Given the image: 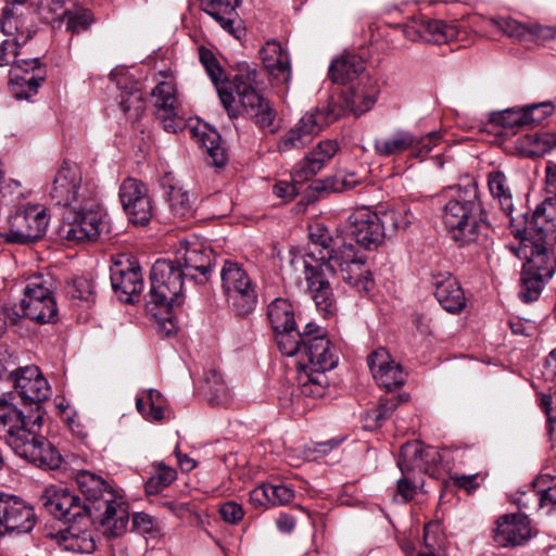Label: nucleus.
Returning a JSON list of instances; mask_svg holds the SVG:
<instances>
[{
	"label": "nucleus",
	"mask_w": 556,
	"mask_h": 556,
	"mask_svg": "<svg viewBox=\"0 0 556 556\" xmlns=\"http://www.w3.org/2000/svg\"><path fill=\"white\" fill-rule=\"evenodd\" d=\"M303 262L304 267L326 266L327 271H331L332 266H338L342 280L357 292H368L374 285L366 254L343 237L332 238L319 225L309 232V243Z\"/></svg>",
	"instance_id": "f257e3e1"
},
{
	"label": "nucleus",
	"mask_w": 556,
	"mask_h": 556,
	"mask_svg": "<svg viewBox=\"0 0 556 556\" xmlns=\"http://www.w3.org/2000/svg\"><path fill=\"white\" fill-rule=\"evenodd\" d=\"M42 413L37 406L35 413L25 416L12 403L0 397V430L5 429V443L22 458L38 467L56 468L61 463L60 453L39 434Z\"/></svg>",
	"instance_id": "f03ea898"
},
{
	"label": "nucleus",
	"mask_w": 556,
	"mask_h": 556,
	"mask_svg": "<svg viewBox=\"0 0 556 556\" xmlns=\"http://www.w3.org/2000/svg\"><path fill=\"white\" fill-rule=\"evenodd\" d=\"M452 194L443 208V223L459 247L488 244L491 225L480 201L478 186L468 181L451 188Z\"/></svg>",
	"instance_id": "7ed1b4c3"
},
{
	"label": "nucleus",
	"mask_w": 556,
	"mask_h": 556,
	"mask_svg": "<svg viewBox=\"0 0 556 556\" xmlns=\"http://www.w3.org/2000/svg\"><path fill=\"white\" fill-rule=\"evenodd\" d=\"M76 483L103 534L114 539L125 533L129 520L128 507L110 483L89 470L78 471Z\"/></svg>",
	"instance_id": "20e7f679"
},
{
	"label": "nucleus",
	"mask_w": 556,
	"mask_h": 556,
	"mask_svg": "<svg viewBox=\"0 0 556 556\" xmlns=\"http://www.w3.org/2000/svg\"><path fill=\"white\" fill-rule=\"evenodd\" d=\"M233 88L238 114L228 116L237 118L247 114L262 131L275 135L280 128L277 110L269 99L257 91V71L249 65L240 66L235 75Z\"/></svg>",
	"instance_id": "39448f33"
},
{
	"label": "nucleus",
	"mask_w": 556,
	"mask_h": 556,
	"mask_svg": "<svg viewBox=\"0 0 556 556\" xmlns=\"http://www.w3.org/2000/svg\"><path fill=\"white\" fill-rule=\"evenodd\" d=\"M185 271L176 261L157 260L150 273L151 288L147 294V309L157 316L160 313L170 312L175 306L182 303V289Z\"/></svg>",
	"instance_id": "423d86ee"
},
{
	"label": "nucleus",
	"mask_w": 556,
	"mask_h": 556,
	"mask_svg": "<svg viewBox=\"0 0 556 556\" xmlns=\"http://www.w3.org/2000/svg\"><path fill=\"white\" fill-rule=\"evenodd\" d=\"M510 227L515 237L520 239L518 247L511 250L519 258L526 260L522 269L532 274L536 273L539 277L552 278L556 271V250L554 249L556 240L527 235L528 228L516 227L514 217H510Z\"/></svg>",
	"instance_id": "0eeeda50"
},
{
	"label": "nucleus",
	"mask_w": 556,
	"mask_h": 556,
	"mask_svg": "<svg viewBox=\"0 0 556 556\" xmlns=\"http://www.w3.org/2000/svg\"><path fill=\"white\" fill-rule=\"evenodd\" d=\"M13 358L14 355L9 353L5 346L0 345V379L9 375L21 399L24 402L35 404L31 412L35 413L37 406L41 407V403L49 399L50 386L40 369L35 365L11 369L10 367L15 364ZM40 412L42 413V408H40Z\"/></svg>",
	"instance_id": "6e6552de"
},
{
	"label": "nucleus",
	"mask_w": 556,
	"mask_h": 556,
	"mask_svg": "<svg viewBox=\"0 0 556 556\" xmlns=\"http://www.w3.org/2000/svg\"><path fill=\"white\" fill-rule=\"evenodd\" d=\"M54 281L49 275H37L28 279L21 301L22 316L40 325L53 324L58 319V305L53 295Z\"/></svg>",
	"instance_id": "1a4fd4ad"
},
{
	"label": "nucleus",
	"mask_w": 556,
	"mask_h": 556,
	"mask_svg": "<svg viewBox=\"0 0 556 556\" xmlns=\"http://www.w3.org/2000/svg\"><path fill=\"white\" fill-rule=\"evenodd\" d=\"M220 278L227 302L235 314L241 317L251 314L256 307L257 293L254 282L242 266L225 261Z\"/></svg>",
	"instance_id": "9d476101"
},
{
	"label": "nucleus",
	"mask_w": 556,
	"mask_h": 556,
	"mask_svg": "<svg viewBox=\"0 0 556 556\" xmlns=\"http://www.w3.org/2000/svg\"><path fill=\"white\" fill-rule=\"evenodd\" d=\"M102 217L103 213L97 203H78L66 212L59 235L71 243L94 241L102 231Z\"/></svg>",
	"instance_id": "9b49d317"
},
{
	"label": "nucleus",
	"mask_w": 556,
	"mask_h": 556,
	"mask_svg": "<svg viewBox=\"0 0 556 556\" xmlns=\"http://www.w3.org/2000/svg\"><path fill=\"white\" fill-rule=\"evenodd\" d=\"M43 507L64 523L89 527L93 520L91 507L67 488L50 485L41 495Z\"/></svg>",
	"instance_id": "f8f14e48"
},
{
	"label": "nucleus",
	"mask_w": 556,
	"mask_h": 556,
	"mask_svg": "<svg viewBox=\"0 0 556 556\" xmlns=\"http://www.w3.org/2000/svg\"><path fill=\"white\" fill-rule=\"evenodd\" d=\"M49 225L46 208L38 204L18 207L8 219L2 237L10 243L26 244L40 239Z\"/></svg>",
	"instance_id": "ddd939ff"
},
{
	"label": "nucleus",
	"mask_w": 556,
	"mask_h": 556,
	"mask_svg": "<svg viewBox=\"0 0 556 556\" xmlns=\"http://www.w3.org/2000/svg\"><path fill=\"white\" fill-rule=\"evenodd\" d=\"M37 523L34 507L23 498L0 492V535L30 533Z\"/></svg>",
	"instance_id": "4468645a"
},
{
	"label": "nucleus",
	"mask_w": 556,
	"mask_h": 556,
	"mask_svg": "<svg viewBox=\"0 0 556 556\" xmlns=\"http://www.w3.org/2000/svg\"><path fill=\"white\" fill-rule=\"evenodd\" d=\"M386 238L379 212L368 207L355 210L348 218L346 235L343 239L355 242L365 250L377 249Z\"/></svg>",
	"instance_id": "2eb2a0df"
},
{
	"label": "nucleus",
	"mask_w": 556,
	"mask_h": 556,
	"mask_svg": "<svg viewBox=\"0 0 556 556\" xmlns=\"http://www.w3.org/2000/svg\"><path fill=\"white\" fill-rule=\"evenodd\" d=\"M119 201L129 222L146 226L153 216L152 200L144 182L132 177L123 180L118 190Z\"/></svg>",
	"instance_id": "dca6fc26"
},
{
	"label": "nucleus",
	"mask_w": 556,
	"mask_h": 556,
	"mask_svg": "<svg viewBox=\"0 0 556 556\" xmlns=\"http://www.w3.org/2000/svg\"><path fill=\"white\" fill-rule=\"evenodd\" d=\"M175 261L182 268L186 277L198 283H205L212 273L214 254L210 247L201 242H180Z\"/></svg>",
	"instance_id": "f3484780"
},
{
	"label": "nucleus",
	"mask_w": 556,
	"mask_h": 556,
	"mask_svg": "<svg viewBox=\"0 0 556 556\" xmlns=\"http://www.w3.org/2000/svg\"><path fill=\"white\" fill-rule=\"evenodd\" d=\"M0 29L7 36L0 42V66L11 65L12 67L18 63V47H22L31 38V31L9 7L3 9Z\"/></svg>",
	"instance_id": "a211bd4d"
},
{
	"label": "nucleus",
	"mask_w": 556,
	"mask_h": 556,
	"mask_svg": "<svg viewBox=\"0 0 556 556\" xmlns=\"http://www.w3.org/2000/svg\"><path fill=\"white\" fill-rule=\"evenodd\" d=\"M50 195L55 204L63 206L88 202L81 186V173L76 164L63 163L54 177Z\"/></svg>",
	"instance_id": "6ab92c4d"
},
{
	"label": "nucleus",
	"mask_w": 556,
	"mask_h": 556,
	"mask_svg": "<svg viewBox=\"0 0 556 556\" xmlns=\"http://www.w3.org/2000/svg\"><path fill=\"white\" fill-rule=\"evenodd\" d=\"M111 283L121 301L132 303L143 288L140 266L131 258L115 261L111 266Z\"/></svg>",
	"instance_id": "aec40b11"
},
{
	"label": "nucleus",
	"mask_w": 556,
	"mask_h": 556,
	"mask_svg": "<svg viewBox=\"0 0 556 556\" xmlns=\"http://www.w3.org/2000/svg\"><path fill=\"white\" fill-rule=\"evenodd\" d=\"M154 98L155 116L167 132H177L185 127L179 115L176 89L172 81H161L151 91Z\"/></svg>",
	"instance_id": "412c9836"
},
{
	"label": "nucleus",
	"mask_w": 556,
	"mask_h": 556,
	"mask_svg": "<svg viewBox=\"0 0 556 556\" xmlns=\"http://www.w3.org/2000/svg\"><path fill=\"white\" fill-rule=\"evenodd\" d=\"M304 268L307 288L317 309L325 317L332 316L337 308L329 278L339 274L338 266H332L331 271H327L326 266Z\"/></svg>",
	"instance_id": "4be33fe9"
},
{
	"label": "nucleus",
	"mask_w": 556,
	"mask_h": 556,
	"mask_svg": "<svg viewBox=\"0 0 556 556\" xmlns=\"http://www.w3.org/2000/svg\"><path fill=\"white\" fill-rule=\"evenodd\" d=\"M199 60L205 68V72L212 80L213 85L215 86L220 102L227 111V114L232 116L237 115L238 108L236 104V98L233 96L235 77L231 80L225 79L224 70L215 58L214 53L203 46L199 48Z\"/></svg>",
	"instance_id": "5701e85b"
},
{
	"label": "nucleus",
	"mask_w": 556,
	"mask_h": 556,
	"mask_svg": "<svg viewBox=\"0 0 556 556\" xmlns=\"http://www.w3.org/2000/svg\"><path fill=\"white\" fill-rule=\"evenodd\" d=\"M441 460V453L435 447L412 441L402 445L397 465L402 475H409L416 470L430 472Z\"/></svg>",
	"instance_id": "b1692460"
},
{
	"label": "nucleus",
	"mask_w": 556,
	"mask_h": 556,
	"mask_svg": "<svg viewBox=\"0 0 556 556\" xmlns=\"http://www.w3.org/2000/svg\"><path fill=\"white\" fill-rule=\"evenodd\" d=\"M367 361L371 375L380 387L390 391L404 383L406 375L402 366L391 358L386 349L375 350Z\"/></svg>",
	"instance_id": "393cba45"
},
{
	"label": "nucleus",
	"mask_w": 556,
	"mask_h": 556,
	"mask_svg": "<svg viewBox=\"0 0 556 556\" xmlns=\"http://www.w3.org/2000/svg\"><path fill=\"white\" fill-rule=\"evenodd\" d=\"M400 547L405 556H447L446 539L437 522H428L424 526L420 541L415 543L409 539H402Z\"/></svg>",
	"instance_id": "a878e982"
},
{
	"label": "nucleus",
	"mask_w": 556,
	"mask_h": 556,
	"mask_svg": "<svg viewBox=\"0 0 556 556\" xmlns=\"http://www.w3.org/2000/svg\"><path fill=\"white\" fill-rule=\"evenodd\" d=\"M299 362L301 368L331 370L338 358L332 351L331 342L326 334H318L304 343Z\"/></svg>",
	"instance_id": "bb28decb"
},
{
	"label": "nucleus",
	"mask_w": 556,
	"mask_h": 556,
	"mask_svg": "<svg viewBox=\"0 0 556 556\" xmlns=\"http://www.w3.org/2000/svg\"><path fill=\"white\" fill-rule=\"evenodd\" d=\"M317 119L307 112L277 142L279 153L302 150L320 132Z\"/></svg>",
	"instance_id": "cd10ccee"
},
{
	"label": "nucleus",
	"mask_w": 556,
	"mask_h": 556,
	"mask_svg": "<svg viewBox=\"0 0 556 556\" xmlns=\"http://www.w3.org/2000/svg\"><path fill=\"white\" fill-rule=\"evenodd\" d=\"M530 535V521L526 515H504L496 522L494 540L502 546L520 545Z\"/></svg>",
	"instance_id": "c85d7f7f"
},
{
	"label": "nucleus",
	"mask_w": 556,
	"mask_h": 556,
	"mask_svg": "<svg viewBox=\"0 0 556 556\" xmlns=\"http://www.w3.org/2000/svg\"><path fill=\"white\" fill-rule=\"evenodd\" d=\"M434 296L448 313H459L466 305L464 291L448 273L433 275Z\"/></svg>",
	"instance_id": "c756f323"
},
{
	"label": "nucleus",
	"mask_w": 556,
	"mask_h": 556,
	"mask_svg": "<svg viewBox=\"0 0 556 556\" xmlns=\"http://www.w3.org/2000/svg\"><path fill=\"white\" fill-rule=\"evenodd\" d=\"M378 88L370 78H362L343 92L346 110L358 116L370 111L377 101Z\"/></svg>",
	"instance_id": "7c9ffc66"
},
{
	"label": "nucleus",
	"mask_w": 556,
	"mask_h": 556,
	"mask_svg": "<svg viewBox=\"0 0 556 556\" xmlns=\"http://www.w3.org/2000/svg\"><path fill=\"white\" fill-rule=\"evenodd\" d=\"M338 143L333 140L320 141L308 155H306L298 165L295 176L300 180L309 179L321 170V168L338 152Z\"/></svg>",
	"instance_id": "2f4dec72"
},
{
	"label": "nucleus",
	"mask_w": 556,
	"mask_h": 556,
	"mask_svg": "<svg viewBox=\"0 0 556 556\" xmlns=\"http://www.w3.org/2000/svg\"><path fill=\"white\" fill-rule=\"evenodd\" d=\"M68 527L55 534L56 543L64 551L74 553H92L96 542L89 532V527L67 523Z\"/></svg>",
	"instance_id": "473e14b6"
},
{
	"label": "nucleus",
	"mask_w": 556,
	"mask_h": 556,
	"mask_svg": "<svg viewBox=\"0 0 556 556\" xmlns=\"http://www.w3.org/2000/svg\"><path fill=\"white\" fill-rule=\"evenodd\" d=\"M202 10L212 16L223 29L233 37H240V29L233 27L237 17L236 8L240 0H235L233 4L229 0H200Z\"/></svg>",
	"instance_id": "72a5a7b5"
},
{
	"label": "nucleus",
	"mask_w": 556,
	"mask_h": 556,
	"mask_svg": "<svg viewBox=\"0 0 556 556\" xmlns=\"http://www.w3.org/2000/svg\"><path fill=\"white\" fill-rule=\"evenodd\" d=\"M531 224V235L556 240V198L546 197L535 208Z\"/></svg>",
	"instance_id": "f704fd0d"
},
{
	"label": "nucleus",
	"mask_w": 556,
	"mask_h": 556,
	"mask_svg": "<svg viewBox=\"0 0 556 556\" xmlns=\"http://www.w3.org/2000/svg\"><path fill=\"white\" fill-rule=\"evenodd\" d=\"M365 71L364 60L354 53H344L334 59L329 66V78L334 84L353 81Z\"/></svg>",
	"instance_id": "c9c22d12"
},
{
	"label": "nucleus",
	"mask_w": 556,
	"mask_h": 556,
	"mask_svg": "<svg viewBox=\"0 0 556 556\" xmlns=\"http://www.w3.org/2000/svg\"><path fill=\"white\" fill-rule=\"evenodd\" d=\"M264 66L276 78L288 83L291 77L290 60L277 41L267 42L261 51Z\"/></svg>",
	"instance_id": "e433bc0d"
},
{
	"label": "nucleus",
	"mask_w": 556,
	"mask_h": 556,
	"mask_svg": "<svg viewBox=\"0 0 556 556\" xmlns=\"http://www.w3.org/2000/svg\"><path fill=\"white\" fill-rule=\"evenodd\" d=\"M424 42L443 45L454 40H463L466 31L457 24L441 20H430L424 16Z\"/></svg>",
	"instance_id": "4c0bfd02"
},
{
	"label": "nucleus",
	"mask_w": 556,
	"mask_h": 556,
	"mask_svg": "<svg viewBox=\"0 0 556 556\" xmlns=\"http://www.w3.org/2000/svg\"><path fill=\"white\" fill-rule=\"evenodd\" d=\"M416 142L415 135L407 130H397L388 138L374 141V151L381 157H390L405 151H412Z\"/></svg>",
	"instance_id": "58836bf2"
},
{
	"label": "nucleus",
	"mask_w": 556,
	"mask_h": 556,
	"mask_svg": "<svg viewBox=\"0 0 556 556\" xmlns=\"http://www.w3.org/2000/svg\"><path fill=\"white\" fill-rule=\"evenodd\" d=\"M379 214L386 237L406 231L417 220L415 214L404 204L381 210Z\"/></svg>",
	"instance_id": "ea45409f"
},
{
	"label": "nucleus",
	"mask_w": 556,
	"mask_h": 556,
	"mask_svg": "<svg viewBox=\"0 0 556 556\" xmlns=\"http://www.w3.org/2000/svg\"><path fill=\"white\" fill-rule=\"evenodd\" d=\"M267 318L274 331H281L295 326L293 306L286 299L278 298L268 304Z\"/></svg>",
	"instance_id": "a19ab883"
},
{
	"label": "nucleus",
	"mask_w": 556,
	"mask_h": 556,
	"mask_svg": "<svg viewBox=\"0 0 556 556\" xmlns=\"http://www.w3.org/2000/svg\"><path fill=\"white\" fill-rule=\"evenodd\" d=\"M170 212L179 218H187L193 212V195L184 190L182 187L168 182L164 184Z\"/></svg>",
	"instance_id": "79ce46f5"
},
{
	"label": "nucleus",
	"mask_w": 556,
	"mask_h": 556,
	"mask_svg": "<svg viewBox=\"0 0 556 556\" xmlns=\"http://www.w3.org/2000/svg\"><path fill=\"white\" fill-rule=\"evenodd\" d=\"M205 393L212 405L227 406L232 395L217 369H210L204 377Z\"/></svg>",
	"instance_id": "37998d69"
},
{
	"label": "nucleus",
	"mask_w": 556,
	"mask_h": 556,
	"mask_svg": "<svg viewBox=\"0 0 556 556\" xmlns=\"http://www.w3.org/2000/svg\"><path fill=\"white\" fill-rule=\"evenodd\" d=\"M192 136L206 150L210 162L216 167H223L227 162V155L224 148L220 147V136L214 130L190 129Z\"/></svg>",
	"instance_id": "c03bdc74"
},
{
	"label": "nucleus",
	"mask_w": 556,
	"mask_h": 556,
	"mask_svg": "<svg viewBox=\"0 0 556 556\" xmlns=\"http://www.w3.org/2000/svg\"><path fill=\"white\" fill-rule=\"evenodd\" d=\"M300 376L301 393L311 397H323L329 387V380L326 376L327 370H317L313 368H302Z\"/></svg>",
	"instance_id": "a18cd8bd"
},
{
	"label": "nucleus",
	"mask_w": 556,
	"mask_h": 556,
	"mask_svg": "<svg viewBox=\"0 0 556 556\" xmlns=\"http://www.w3.org/2000/svg\"><path fill=\"white\" fill-rule=\"evenodd\" d=\"M488 184L490 192L498 200L503 212L510 215L514 204L505 174L501 170L491 172L488 177Z\"/></svg>",
	"instance_id": "49530a36"
},
{
	"label": "nucleus",
	"mask_w": 556,
	"mask_h": 556,
	"mask_svg": "<svg viewBox=\"0 0 556 556\" xmlns=\"http://www.w3.org/2000/svg\"><path fill=\"white\" fill-rule=\"evenodd\" d=\"M490 122L506 129H520L528 126L523 106L509 108L503 111L493 112Z\"/></svg>",
	"instance_id": "de8ad7c7"
},
{
	"label": "nucleus",
	"mask_w": 556,
	"mask_h": 556,
	"mask_svg": "<svg viewBox=\"0 0 556 556\" xmlns=\"http://www.w3.org/2000/svg\"><path fill=\"white\" fill-rule=\"evenodd\" d=\"M275 333L279 351L286 356H296L300 359L304 346L300 331L293 326L290 329L275 331Z\"/></svg>",
	"instance_id": "09e8293b"
},
{
	"label": "nucleus",
	"mask_w": 556,
	"mask_h": 556,
	"mask_svg": "<svg viewBox=\"0 0 556 556\" xmlns=\"http://www.w3.org/2000/svg\"><path fill=\"white\" fill-rule=\"evenodd\" d=\"M548 277H539V274L528 273L527 269H522L520 277V290L519 298L525 303H530L539 299L545 282Z\"/></svg>",
	"instance_id": "8fccbe9b"
},
{
	"label": "nucleus",
	"mask_w": 556,
	"mask_h": 556,
	"mask_svg": "<svg viewBox=\"0 0 556 556\" xmlns=\"http://www.w3.org/2000/svg\"><path fill=\"white\" fill-rule=\"evenodd\" d=\"M66 294L76 304H91L96 300L94 285L92 280L77 277L66 286Z\"/></svg>",
	"instance_id": "3c124183"
},
{
	"label": "nucleus",
	"mask_w": 556,
	"mask_h": 556,
	"mask_svg": "<svg viewBox=\"0 0 556 556\" xmlns=\"http://www.w3.org/2000/svg\"><path fill=\"white\" fill-rule=\"evenodd\" d=\"M10 83L13 86H18L23 88L21 92H16L17 98H28L33 93L37 92L39 87V83L36 79L34 74L23 73L22 64L18 62L16 65H13L9 72Z\"/></svg>",
	"instance_id": "603ef678"
},
{
	"label": "nucleus",
	"mask_w": 556,
	"mask_h": 556,
	"mask_svg": "<svg viewBox=\"0 0 556 556\" xmlns=\"http://www.w3.org/2000/svg\"><path fill=\"white\" fill-rule=\"evenodd\" d=\"M489 23L507 37L518 40L528 39L529 24H523L509 16L491 17Z\"/></svg>",
	"instance_id": "864d4df0"
},
{
	"label": "nucleus",
	"mask_w": 556,
	"mask_h": 556,
	"mask_svg": "<svg viewBox=\"0 0 556 556\" xmlns=\"http://www.w3.org/2000/svg\"><path fill=\"white\" fill-rule=\"evenodd\" d=\"M155 468V475L146 482V492L148 494H157L176 479V471L172 467L157 464Z\"/></svg>",
	"instance_id": "5fc2aeb1"
},
{
	"label": "nucleus",
	"mask_w": 556,
	"mask_h": 556,
	"mask_svg": "<svg viewBox=\"0 0 556 556\" xmlns=\"http://www.w3.org/2000/svg\"><path fill=\"white\" fill-rule=\"evenodd\" d=\"M66 20V28L73 34H79L89 28L93 22V14L90 10L76 8L67 10L64 13Z\"/></svg>",
	"instance_id": "6e6d98bb"
},
{
	"label": "nucleus",
	"mask_w": 556,
	"mask_h": 556,
	"mask_svg": "<svg viewBox=\"0 0 556 556\" xmlns=\"http://www.w3.org/2000/svg\"><path fill=\"white\" fill-rule=\"evenodd\" d=\"M119 106L124 114L134 121L139 119L146 110L142 94L138 91L122 94Z\"/></svg>",
	"instance_id": "4d7b16f0"
},
{
	"label": "nucleus",
	"mask_w": 556,
	"mask_h": 556,
	"mask_svg": "<svg viewBox=\"0 0 556 556\" xmlns=\"http://www.w3.org/2000/svg\"><path fill=\"white\" fill-rule=\"evenodd\" d=\"M399 404L400 397L396 395L381 397L378 407L369 412L368 417L376 426H380L384 420L391 417Z\"/></svg>",
	"instance_id": "13d9d810"
},
{
	"label": "nucleus",
	"mask_w": 556,
	"mask_h": 556,
	"mask_svg": "<svg viewBox=\"0 0 556 556\" xmlns=\"http://www.w3.org/2000/svg\"><path fill=\"white\" fill-rule=\"evenodd\" d=\"M345 105L342 106L336 102L330 101L325 109H315L307 112L312 114L318 122L319 129L337 121L345 111Z\"/></svg>",
	"instance_id": "bf43d9fd"
},
{
	"label": "nucleus",
	"mask_w": 556,
	"mask_h": 556,
	"mask_svg": "<svg viewBox=\"0 0 556 556\" xmlns=\"http://www.w3.org/2000/svg\"><path fill=\"white\" fill-rule=\"evenodd\" d=\"M533 484L535 488L543 486V489H539L541 506L556 505V478L549 475L540 476L534 479Z\"/></svg>",
	"instance_id": "052dcab7"
},
{
	"label": "nucleus",
	"mask_w": 556,
	"mask_h": 556,
	"mask_svg": "<svg viewBox=\"0 0 556 556\" xmlns=\"http://www.w3.org/2000/svg\"><path fill=\"white\" fill-rule=\"evenodd\" d=\"M415 139L416 142L414 143L412 154L415 157L424 159L431 152L433 147L440 142L441 134L438 131H431L422 137L415 135Z\"/></svg>",
	"instance_id": "680f3d73"
},
{
	"label": "nucleus",
	"mask_w": 556,
	"mask_h": 556,
	"mask_svg": "<svg viewBox=\"0 0 556 556\" xmlns=\"http://www.w3.org/2000/svg\"><path fill=\"white\" fill-rule=\"evenodd\" d=\"M523 108L528 126L541 123L554 112V105L551 102L535 103L531 105H525Z\"/></svg>",
	"instance_id": "e2e57ef3"
},
{
	"label": "nucleus",
	"mask_w": 556,
	"mask_h": 556,
	"mask_svg": "<svg viewBox=\"0 0 556 556\" xmlns=\"http://www.w3.org/2000/svg\"><path fill=\"white\" fill-rule=\"evenodd\" d=\"M271 505H287L294 498V491L283 484H269Z\"/></svg>",
	"instance_id": "0e129e2a"
},
{
	"label": "nucleus",
	"mask_w": 556,
	"mask_h": 556,
	"mask_svg": "<svg viewBox=\"0 0 556 556\" xmlns=\"http://www.w3.org/2000/svg\"><path fill=\"white\" fill-rule=\"evenodd\" d=\"M526 142L529 144V148L526 149V153L530 156L542 155L551 149L548 141L546 140V135H528L526 137Z\"/></svg>",
	"instance_id": "69168bd1"
},
{
	"label": "nucleus",
	"mask_w": 556,
	"mask_h": 556,
	"mask_svg": "<svg viewBox=\"0 0 556 556\" xmlns=\"http://www.w3.org/2000/svg\"><path fill=\"white\" fill-rule=\"evenodd\" d=\"M543 489V486H540ZM520 509L529 510L531 508H535L536 506L542 507L540 504V493L539 488H535L532 483V489L529 492L520 493L513 501Z\"/></svg>",
	"instance_id": "338daca9"
},
{
	"label": "nucleus",
	"mask_w": 556,
	"mask_h": 556,
	"mask_svg": "<svg viewBox=\"0 0 556 556\" xmlns=\"http://www.w3.org/2000/svg\"><path fill=\"white\" fill-rule=\"evenodd\" d=\"M403 35L410 41H424V16L414 17L403 27Z\"/></svg>",
	"instance_id": "774afa93"
}]
</instances>
